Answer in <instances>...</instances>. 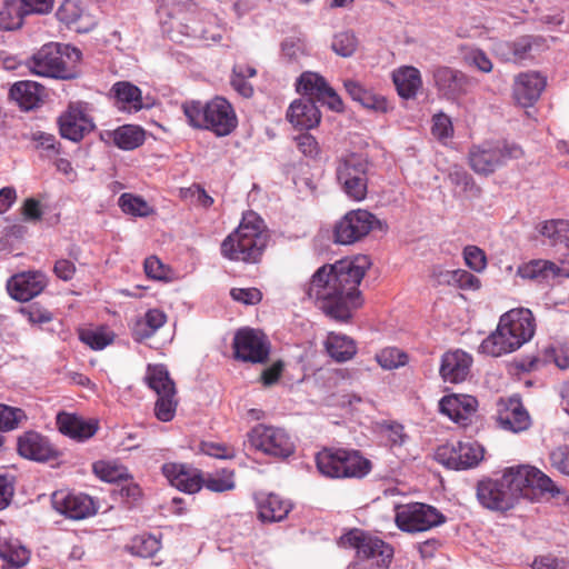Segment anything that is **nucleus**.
Listing matches in <instances>:
<instances>
[{
	"label": "nucleus",
	"instance_id": "obj_20",
	"mask_svg": "<svg viewBox=\"0 0 569 569\" xmlns=\"http://www.w3.org/2000/svg\"><path fill=\"white\" fill-rule=\"evenodd\" d=\"M499 325L516 339L519 338L522 345L528 342L536 331L533 315L527 308H516L507 311L500 317Z\"/></svg>",
	"mask_w": 569,
	"mask_h": 569
},
{
	"label": "nucleus",
	"instance_id": "obj_8",
	"mask_svg": "<svg viewBox=\"0 0 569 569\" xmlns=\"http://www.w3.org/2000/svg\"><path fill=\"white\" fill-rule=\"evenodd\" d=\"M483 456L485 448L471 440L442 445L435 453L439 463L452 470L475 468L482 461Z\"/></svg>",
	"mask_w": 569,
	"mask_h": 569
},
{
	"label": "nucleus",
	"instance_id": "obj_33",
	"mask_svg": "<svg viewBox=\"0 0 569 569\" xmlns=\"http://www.w3.org/2000/svg\"><path fill=\"white\" fill-rule=\"evenodd\" d=\"M392 81L403 99L415 98L422 87L421 73L412 66H402L393 70Z\"/></svg>",
	"mask_w": 569,
	"mask_h": 569
},
{
	"label": "nucleus",
	"instance_id": "obj_42",
	"mask_svg": "<svg viewBox=\"0 0 569 569\" xmlns=\"http://www.w3.org/2000/svg\"><path fill=\"white\" fill-rule=\"evenodd\" d=\"M114 144L123 150H133L144 141V131L137 126L126 124L113 131Z\"/></svg>",
	"mask_w": 569,
	"mask_h": 569
},
{
	"label": "nucleus",
	"instance_id": "obj_57",
	"mask_svg": "<svg viewBox=\"0 0 569 569\" xmlns=\"http://www.w3.org/2000/svg\"><path fill=\"white\" fill-rule=\"evenodd\" d=\"M19 312L31 325H42L50 322L53 318L52 313L38 303H31L19 309Z\"/></svg>",
	"mask_w": 569,
	"mask_h": 569
},
{
	"label": "nucleus",
	"instance_id": "obj_3",
	"mask_svg": "<svg viewBox=\"0 0 569 569\" xmlns=\"http://www.w3.org/2000/svg\"><path fill=\"white\" fill-rule=\"evenodd\" d=\"M182 110L191 127L210 130L218 137L230 134L238 124L232 106L222 97H216L204 104L194 100L187 101Z\"/></svg>",
	"mask_w": 569,
	"mask_h": 569
},
{
	"label": "nucleus",
	"instance_id": "obj_63",
	"mask_svg": "<svg viewBox=\"0 0 569 569\" xmlns=\"http://www.w3.org/2000/svg\"><path fill=\"white\" fill-rule=\"evenodd\" d=\"M381 431L391 446H402L409 438L405 432V427L397 422L383 425Z\"/></svg>",
	"mask_w": 569,
	"mask_h": 569
},
{
	"label": "nucleus",
	"instance_id": "obj_21",
	"mask_svg": "<svg viewBox=\"0 0 569 569\" xmlns=\"http://www.w3.org/2000/svg\"><path fill=\"white\" fill-rule=\"evenodd\" d=\"M162 473L171 486L187 493L198 492L203 486L202 472L186 465L164 463Z\"/></svg>",
	"mask_w": 569,
	"mask_h": 569
},
{
	"label": "nucleus",
	"instance_id": "obj_4",
	"mask_svg": "<svg viewBox=\"0 0 569 569\" xmlns=\"http://www.w3.org/2000/svg\"><path fill=\"white\" fill-rule=\"evenodd\" d=\"M81 52L74 47L57 42L42 46L29 60V70L39 77L69 80L77 77L76 66Z\"/></svg>",
	"mask_w": 569,
	"mask_h": 569
},
{
	"label": "nucleus",
	"instance_id": "obj_59",
	"mask_svg": "<svg viewBox=\"0 0 569 569\" xmlns=\"http://www.w3.org/2000/svg\"><path fill=\"white\" fill-rule=\"evenodd\" d=\"M200 450L204 455L217 459H233L236 457V449L221 442L202 441Z\"/></svg>",
	"mask_w": 569,
	"mask_h": 569
},
{
	"label": "nucleus",
	"instance_id": "obj_56",
	"mask_svg": "<svg viewBox=\"0 0 569 569\" xmlns=\"http://www.w3.org/2000/svg\"><path fill=\"white\" fill-rule=\"evenodd\" d=\"M282 56L288 61H298L307 54V47L302 39L290 37L283 40L281 44Z\"/></svg>",
	"mask_w": 569,
	"mask_h": 569
},
{
	"label": "nucleus",
	"instance_id": "obj_45",
	"mask_svg": "<svg viewBox=\"0 0 569 569\" xmlns=\"http://www.w3.org/2000/svg\"><path fill=\"white\" fill-rule=\"evenodd\" d=\"M27 14L21 0H7L4 8L0 11V24L6 30L18 29Z\"/></svg>",
	"mask_w": 569,
	"mask_h": 569
},
{
	"label": "nucleus",
	"instance_id": "obj_60",
	"mask_svg": "<svg viewBox=\"0 0 569 569\" xmlns=\"http://www.w3.org/2000/svg\"><path fill=\"white\" fill-rule=\"evenodd\" d=\"M465 61L482 72L492 70V62L488 56L478 48H468L463 54Z\"/></svg>",
	"mask_w": 569,
	"mask_h": 569
},
{
	"label": "nucleus",
	"instance_id": "obj_2",
	"mask_svg": "<svg viewBox=\"0 0 569 569\" xmlns=\"http://www.w3.org/2000/svg\"><path fill=\"white\" fill-rule=\"evenodd\" d=\"M268 243L263 220L253 211L242 216L239 227L221 243V253L229 260L256 262Z\"/></svg>",
	"mask_w": 569,
	"mask_h": 569
},
{
	"label": "nucleus",
	"instance_id": "obj_6",
	"mask_svg": "<svg viewBox=\"0 0 569 569\" xmlns=\"http://www.w3.org/2000/svg\"><path fill=\"white\" fill-rule=\"evenodd\" d=\"M337 179L343 192L353 201H362L368 190V161L357 153L341 158L337 166Z\"/></svg>",
	"mask_w": 569,
	"mask_h": 569
},
{
	"label": "nucleus",
	"instance_id": "obj_12",
	"mask_svg": "<svg viewBox=\"0 0 569 569\" xmlns=\"http://www.w3.org/2000/svg\"><path fill=\"white\" fill-rule=\"evenodd\" d=\"M380 221L371 212L362 209L346 213L335 227V241L351 244L366 237Z\"/></svg>",
	"mask_w": 569,
	"mask_h": 569
},
{
	"label": "nucleus",
	"instance_id": "obj_5",
	"mask_svg": "<svg viewBox=\"0 0 569 569\" xmlns=\"http://www.w3.org/2000/svg\"><path fill=\"white\" fill-rule=\"evenodd\" d=\"M501 480L513 502L520 497L529 498L533 489L551 495L560 492L547 475L531 466L510 467L503 472Z\"/></svg>",
	"mask_w": 569,
	"mask_h": 569
},
{
	"label": "nucleus",
	"instance_id": "obj_39",
	"mask_svg": "<svg viewBox=\"0 0 569 569\" xmlns=\"http://www.w3.org/2000/svg\"><path fill=\"white\" fill-rule=\"evenodd\" d=\"M326 349L329 356L338 362L350 360L357 352L355 341L339 333H329L326 340Z\"/></svg>",
	"mask_w": 569,
	"mask_h": 569
},
{
	"label": "nucleus",
	"instance_id": "obj_16",
	"mask_svg": "<svg viewBox=\"0 0 569 569\" xmlns=\"http://www.w3.org/2000/svg\"><path fill=\"white\" fill-rule=\"evenodd\" d=\"M52 506L61 515L81 520L96 513L92 499L83 493L57 491L52 495Z\"/></svg>",
	"mask_w": 569,
	"mask_h": 569
},
{
	"label": "nucleus",
	"instance_id": "obj_35",
	"mask_svg": "<svg viewBox=\"0 0 569 569\" xmlns=\"http://www.w3.org/2000/svg\"><path fill=\"white\" fill-rule=\"evenodd\" d=\"M169 37L176 42H182L183 38L202 39L220 41L221 34H208V32L200 26V23L193 18H187L184 20H172L170 30H168Z\"/></svg>",
	"mask_w": 569,
	"mask_h": 569
},
{
	"label": "nucleus",
	"instance_id": "obj_22",
	"mask_svg": "<svg viewBox=\"0 0 569 569\" xmlns=\"http://www.w3.org/2000/svg\"><path fill=\"white\" fill-rule=\"evenodd\" d=\"M433 81L438 91L448 99L467 93L469 86V79L463 72L446 66L433 70Z\"/></svg>",
	"mask_w": 569,
	"mask_h": 569
},
{
	"label": "nucleus",
	"instance_id": "obj_36",
	"mask_svg": "<svg viewBox=\"0 0 569 569\" xmlns=\"http://www.w3.org/2000/svg\"><path fill=\"white\" fill-rule=\"evenodd\" d=\"M345 89L353 101L359 102L367 109L386 112L388 110L387 100L371 90L366 89L356 80L347 79L343 82Z\"/></svg>",
	"mask_w": 569,
	"mask_h": 569
},
{
	"label": "nucleus",
	"instance_id": "obj_47",
	"mask_svg": "<svg viewBox=\"0 0 569 569\" xmlns=\"http://www.w3.org/2000/svg\"><path fill=\"white\" fill-rule=\"evenodd\" d=\"M92 469L94 475L106 482H117L129 477L127 468L116 461H96Z\"/></svg>",
	"mask_w": 569,
	"mask_h": 569
},
{
	"label": "nucleus",
	"instance_id": "obj_15",
	"mask_svg": "<svg viewBox=\"0 0 569 569\" xmlns=\"http://www.w3.org/2000/svg\"><path fill=\"white\" fill-rule=\"evenodd\" d=\"M497 422L501 429L518 433L530 427L531 419L520 398L512 396L507 399L500 398L498 400Z\"/></svg>",
	"mask_w": 569,
	"mask_h": 569
},
{
	"label": "nucleus",
	"instance_id": "obj_19",
	"mask_svg": "<svg viewBox=\"0 0 569 569\" xmlns=\"http://www.w3.org/2000/svg\"><path fill=\"white\" fill-rule=\"evenodd\" d=\"M478 401L470 395H449L439 401L440 412L455 423L467 426L476 413Z\"/></svg>",
	"mask_w": 569,
	"mask_h": 569
},
{
	"label": "nucleus",
	"instance_id": "obj_54",
	"mask_svg": "<svg viewBox=\"0 0 569 569\" xmlns=\"http://www.w3.org/2000/svg\"><path fill=\"white\" fill-rule=\"evenodd\" d=\"M26 419L22 409L0 403V431L13 430Z\"/></svg>",
	"mask_w": 569,
	"mask_h": 569
},
{
	"label": "nucleus",
	"instance_id": "obj_51",
	"mask_svg": "<svg viewBox=\"0 0 569 569\" xmlns=\"http://www.w3.org/2000/svg\"><path fill=\"white\" fill-rule=\"evenodd\" d=\"M119 207L124 213L147 217L151 213V207L141 197L123 193L119 198Z\"/></svg>",
	"mask_w": 569,
	"mask_h": 569
},
{
	"label": "nucleus",
	"instance_id": "obj_34",
	"mask_svg": "<svg viewBox=\"0 0 569 569\" xmlns=\"http://www.w3.org/2000/svg\"><path fill=\"white\" fill-rule=\"evenodd\" d=\"M44 88L36 81L23 80L16 82L10 89V98L23 110H31L42 100Z\"/></svg>",
	"mask_w": 569,
	"mask_h": 569
},
{
	"label": "nucleus",
	"instance_id": "obj_11",
	"mask_svg": "<svg viewBox=\"0 0 569 569\" xmlns=\"http://www.w3.org/2000/svg\"><path fill=\"white\" fill-rule=\"evenodd\" d=\"M343 547L355 549L362 559H372L377 566H388L393 557V548L362 530L353 529L340 538Z\"/></svg>",
	"mask_w": 569,
	"mask_h": 569
},
{
	"label": "nucleus",
	"instance_id": "obj_25",
	"mask_svg": "<svg viewBox=\"0 0 569 569\" xmlns=\"http://www.w3.org/2000/svg\"><path fill=\"white\" fill-rule=\"evenodd\" d=\"M472 358L462 350L446 352L440 365V376L446 382L459 383L467 379Z\"/></svg>",
	"mask_w": 569,
	"mask_h": 569
},
{
	"label": "nucleus",
	"instance_id": "obj_49",
	"mask_svg": "<svg viewBox=\"0 0 569 569\" xmlns=\"http://www.w3.org/2000/svg\"><path fill=\"white\" fill-rule=\"evenodd\" d=\"M160 549V541L151 535H139L134 537L129 546L132 555L141 558H150Z\"/></svg>",
	"mask_w": 569,
	"mask_h": 569
},
{
	"label": "nucleus",
	"instance_id": "obj_10",
	"mask_svg": "<svg viewBox=\"0 0 569 569\" xmlns=\"http://www.w3.org/2000/svg\"><path fill=\"white\" fill-rule=\"evenodd\" d=\"M248 440L254 449L276 458L286 459L295 452V443L281 428L258 425L248 433Z\"/></svg>",
	"mask_w": 569,
	"mask_h": 569
},
{
	"label": "nucleus",
	"instance_id": "obj_23",
	"mask_svg": "<svg viewBox=\"0 0 569 569\" xmlns=\"http://www.w3.org/2000/svg\"><path fill=\"white\" fill-rule=\"evenodd\" d=\"M511 493L502 486V480H482L477 486L479 502L491 510H507L513 506Z\"/></svg>",
	"mask_w": 569,
	"mask_h": 569
},
{
	"label": "nucleus",
	"instance_id": "obj_52",
	"mask_svg": "<svg viewBox=\"0 0 569 569\" xmlns=\"http://www.w3.org/2000/svg\"><path fill=\"white\" fill-rule=\"evenodd\" d=\"M379 366L387 370H392L405 366L408 362V356L398 348H385L376 355Z\"/></svg>",
	"mask_w": 569,
	"mask_h": 569
},
{
	"label": "nucleus",
	"instance_id": "obj_48",
	"mask_svg": "<svg viewBox=\"0 0 569 569\" xmlns=\"http://www.w3.org/2000/svg\"><path fill=\"white\" fill-rule=\"evenodd\" d=\"M178 405L179 400L177 397V391L157 396L153 408L156 418L161 422H169L173 420Z\"/></svg>",
	"mask_w": 569,
	"mask_h": 569
},
{
	"label": "nucleus",
	"instance_id": "obj_30",
	"mask_svg": "<svg viewBox=\"0 0 569 569\" xmlns=\"http://www.w3.org/2000/svg\"><path fill=\"white\" fill-rule=\"evenodd\" d=\"M522 346L519 338L516 339L498 323L497 329L481 342L479 350L491 357H500L511 353Z\"/></svg>",
	"mask_w": 569,
	"mask_h": 569
},
{
	"label": "nucleus",
	"instance_id": "obj_64",
	"mask_svg": "<svg viewBox=\"0 0 569 569\" xmlns=\"http://www.w3.org/2000/svg\"><path fill=\"white\" fill-rule=\"evenodd\" d=\"M57 17L60 21L72 24L82 18V11L74 1H64L57 10Z\"/></svg>",
	"mask_w": 569,
	"mask_h": 569
},
{
	"label": "nucleus",
	"instance_id": "obj_58",
	"mask_svg": "<svg viewBox=\"0 0 569 569\" xmlns=\"http://www.w3.org/2000/svg\"><path fill=\"white\" fill-rule=\"evenodd\" d=\"M463 259L466 264L475 272H482L487 267L486 253L477 246L465 247Z\"/></svg>",
	"mask_w": 569,
	"mask_h": 569
},
{
	"label": "nucleus",
	"instance_id": "obj_62",
	"mask_svg": "<svg viewBox=\"0 0 569 569\" xmlns=\"http://www.w3.org/2000/svg\"><path fill=\"white\" fill-rule=\"evenodd\" d=\"M431 131L439 140L451 138L453 134V127L450 118L445 113L435 114L432 118Z\"/></svg>",
	"mask_w": 569,
	"mask_h": 569
},
{
	"label": "nucleus",
	"instance_id": "obj_31",
	"mask_svg": "<svg viewBox=\"0 0 569 569\" xmlns=\"http://www.w3.org/2000/svg\"><path fill=\"white\" fill-rule=\"evenodd\" d=\"M339 456L341 458L339 479L363 478L371 471V461L358 450L339 448Z\"/></svg>",
	"mask_w": 569,
	"mask_h": 569
},
{
	"label": "nucleus",
	"instance_id": "obj_28",
	"mask_svg": "<svg viewBox=\"0 0 569 569\" xmlns=\"http://www.w3.org/2000/svg\"><path fill=\"white\" fill-rule=\"evenodd\" d=\"M57 425L61 433L78 441L91 438L98 430L97 421L66 412L58 415Z\"/></svg>",
	"mask_w": 569,
	"mask_h": 569
},
{
	"label": "nucleus",
	"instance_id": "obj_37",
	"mask_svg": "<svg viewBox=\"0 0 569 569\" xmlns=\"http://www.w3.org/2000/svg\"><path fill=\"white\" fill-rule=\"evenodd\" d=\"M167 321V316L159 309H150L138 318L132 326V337L142 341L152 337Z\"/></svg>",
	"mask_w": 569,
	"mask_h": 569
},
{
	"label": "nucleus",
	"instance_id": "obj_50",
	"mask_svg": "<svg viewBox=\"0 0 569 569\" xmlns=\"http://www.w3.org/2000/svg\"><path fill=\"white\" fill-rule=\"evenodd\" d=\"M80 340L93 350H102L113 341V333L104 328L86 329L80 332Z\"/></svg>",
	"mask_w": 569,
	"mask_h": 569
},
{
	"label": "nucleus",
	"instance_id": "obj_43",
	"mask_svg": "<svg viewBox=\"0 0 569 569\" xmlns=\"http://www.w3.org/2000/svg\"><path fill=\"white\" fill-rule=\"evenodd\" d=\"M341 459L339 448H323L316 455V466L318 471L327 478L339 479Z\"/></svg>",
	"mask_w": 569,
	"mask_h": 569
},
{
	"label": "nucleus",
	"instance_id": "obj_53",
	"mask_svg": "<svg viewBox=\"0 0 569 569\" xmlns=\"http://www.w3.org/2000/svg\"><path fill=\"white\" fill-rule=\"evenodd\" d=\"M357 47L358 39L355 33L350 31L337 33L331 43L332 50L343 58L351 57L356 52Z\"/></svg>",
	"mask_w": 569,
	"mask_h": 569
},
{
	"label": "nucleus",
	"instance_id": "obj_32",
	"mask_svg": "<svg viewBox=\"0 0 569 569\" xmlns=\"http://www.w3.org/2000/svg\"><path fill=\"white\" fill-rule=\"evenodd\" d=\"M116 106L119 110L132 113L143 108L140 88L129 81H118L111 88Z\"/></svg>",
	"mask_w": 569,
	"mask_h": 569
},
{
	"label": "nucleus",
	"instance_id": "obj_40",
	"mask_svg": "<svg viewBox=\"0 0 569 569\" xmlns=\"http://www.w3.org/2000/svg\"><path fill=\"white\" fill-rule=\"evenodd\" d=\"M144 380L157 396L177 391L176 385L163 365H149Z\"/></svg>",
	"mask_w": 569,
	"mask_h": 569
},
{
	"label": "nucleus",
	"instance_id": "obj_14",
	"mask_svg": "<svg viewBox=\"0 0 569 569\" xmlns=\"http://www.w3.org/2000/svg\"><path fill=\"white\" fill-rule=\"evenodd\" d=\"M234 357L241 361L262 363L268 359L269 346L266 336L254 329L243 328L233 338Z\"/></svg>",
	"mask_w": 569,
	"mask_h": 569
},
{
	"label": "nucleus",
	"instance_id": "obj_13",
	"mask_svg": "<svg viewBox=\"0 0 569 569\" xmlns=\"http://www.w3.org/2000/svg\"><path fill=\"white\" fill-rule=\"evenodd\" d=\"M296 89L303 94L306 99H316L317 101L328 106L329 109L340 112L343 103L339 94L327 80L317 72L306 71L300 74L296 82Z\"/></svg>",
	"mask_w": 569,
	"mask_h": 569
},
{
	"label": "nucleus",
	"instance_id": "obj_7",
	"mask_svg": "<svg viewBox=\"0 0 569 569\" xmlns=\"http://www.w3.org/2000/svg\"><path fill=\"white\" fill-rule=\"evenodd\" d=\"M521 156V148L515 143L485 142L470 149L469 163L475 172L487 176L508 160L518 159Z\"/></svg>",
	"mask_w": 569,
	"mask_h": 569
},
{
	"label": "nucleus",
	"instance_id": "obj_46",
	"mask_svg": "<svg viewBox=\"0 0 569 569\" xmlns=\"http://www.w3.org/2000/svg\"><path fill=\"white\" fill-rule=\"evenodd\" d=\"M203 486L212 492H224L236 488L234 471L221 469L203 477Z\"/></svg>",
	"mask_w": 569,
	"mask_h": 569
},
{
	"label": "nucleus",
	"instance_id": "obj_24",
	"mask_svg": "<svg viewBox=\"0 0 569 569\" xmlns=\"http://www.w3.org/2000/svg\"><path fill=\"white\" fill-rule=\"evenodd\" d=\"M17 449L21 457L34 461H47L57 455L49 440L36 431H27L20 436Z\"/></svg>",
	"mask_w": 569,
	"mask_h": 569
},
{
	"label": "nucleus",
	"instance_id": "obj_17",
	"mask_svg": "<svg viewBox=\"0 0 569 569\" xmlns=\"http://www.w3.org/2000/svg\"><path fill=\"white\" fill-rule=\"evenodd\" d=\"M47 287V278L40 271H26L12 276L7 282L9 295L18 301H29Z\"/></svg>",
	"mask_w": 569,
	"mask_h": 569
},
{
	"label": "nucleus",
	"instance_id": "obj_18",
	"mask_svg": "<svg viewBox=\"0 0 569 569\" xmlns=\"http://www.w3.org/2000/svg\"><path fill=\"white\" fill-rule=\"evenodd\" d=\"M59 127L63 138L77 142L93 130L94 123L80 104H71L59 118Z\"/></svg>",
	"mask_w": 569,
	"mask_h": 569
},
{
	"label": "nucleus",
	"instance_id": "obj_26",
	"mask_svg": "<svg viewBox=\"0 0 569 569\" xmlns=\"http://www.w3.org/2000/svg\"><path fill=\"white\" fill-rule=\"evenodd\" d=\"M546 87V79L538 72H523L516 77L513 97L522 107L533 104Z\"/></svg>",
	"mask_w": 569,
	"mask_h": 569
},
{
	"label": "nucleus",
	"instance_id": "obj_27",
	"mask_svg": "<svg viewBox=\"0 0 569 569\" xmlns=\"http://www.w3.org/2000/svg\"><path fill=\"white\" fill-rule=\"evenodd\" d=\"M258 516L262 522L282 521L290 512V501L276 493L260 492L256 495Z\"/></svg>",
	"mask_w": 569,
	"mask_h": 569
},
{
	"label": "nucleus",
	"instance_id": "obj_41",
	"mask_svg": "<svg viewBox=\"0 0 569 569\" xmlns=\"http://www.w3.org/2000/svg\"><path fill=\"white\" fill-rule=\"evenodd\" d=\"M0 558L12 567H22L29 561L30 552L19 540L0 537Z\"/></svg>",
	"mask_w": 569,
	"mask_h": 569
},
{
	"label": "nucleus",
	"instance_id": "obj_55",
	"mask_svg": "<svg viewBox=\"0 0 569 569\" xmlns=\"http://www.w3.org/2000/svg\"><path fill=\"white\" fill-rule=\"evenodd\" d=\"M540 232L552 241V243H562L563 238L569 233V221L550 220L541 224Z\"/></svg>",
	"mask_w": 569,
	"mask_h": 569
},
{
	"label": "nucleus",
	"instance_id": "obj_38",
	"mask_svg": "<svg viewBox=\"0 0 569 569\" xmlns=\"http://www.w3.org/2000/svg\"><path fill=\"white\" fill-rule=\"evenodd\" d=\"M517 276L526 280L538 282L556 279L555 262L545 259H535L522 263L517 269Z\"/></svg>",
	"mask_w": 569,
	"mask_h": 569
},
{
	"label": "nucleus",
	"instance_id": "obj_1",
	"mask_svg": "<svg viewBox=\"0 0 569 569\" xmlns=\"http://www.w3.org/2000/svg\"><path fill=\"white\" fill-rule=\"evenodd\" d=\"M370 264L363 254L325 264L313 273L306 293L326 315L348 322L362 303L358 287Z\"/></svg>",
	"mask_w": 569,
	"mask_h": 569
},
{
	"label": "nucleus",
	"instance_id": "obj_29",
	"mask_svg": "<svg viewBox=\"0 0 569 569\" xmlns=\"http://www.w3.org/2000/svg\"><path fill=\"white\" fill-rule=\"evenodd\" d=\"M287 119L296 128L308 130L320 122L321 114L315 101L311 99L300 98L291 102L289 106Z\"/></svg>",
	"mask_w": 569,
	"mask_h": 569
},
{
	"label": "nucleus",
	"instance_id": "obj_44",
	"mask_svg": "<svg viewBox=\"0 0 569 569\" xmlns=\"http://www.w3.org/2000/svg\"><path fill=\"white\" fill-rule=\"evenodd\" d=\"M257 74V70L247 64H236L232 69L230 83L232 88L243 98H250L253 94V87L248 81Z\"/></svg>",
	"mask_w": 569,
	"mask_h": 569
},
{
	"label": "nucleus",
	"instance_id": "obj_61",
	"mask_svg": "<svg viewBox=\"0 0 569 569\" xmlns=\"http://www.w3.org/2000/svg\"><path fill=\"white\" fill-rule=\"evenodd\" d=\"M32 140L36 142V148L43 151L44 157L51 159L59 154L54 136L38 131L32 133Z\"/></svg>",
	"mask_w": 569,
	"mask_h": 569
},
{
	"label": "nucleus",
	"instance_id": "obj_9",
	"mask_svg": "<svg viewBox=\"0 0 569 569\" xmlns=\"http://www.w3.org/2000/svg\"><path fill=\"white\" fill-rule=\"evenodd\" d=\"M396 525L406 532H422L445 522V516L435 507L413 502L397 507Z\"/></svg>",
	"mask_w": 569,
	"mask_h": 569
}]
</instances>
